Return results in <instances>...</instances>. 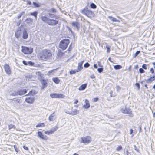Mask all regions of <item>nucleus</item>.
Here are the masks:
<instances>
[{
  "mask_svg": "<svg viewBox=\"0 0 155 155\" xmlns=\"http://www.w3.org/2000/svg\"><path fill=\"white\" fill-rule=\"evenodd\" d=\"M78 100L77 99L74 102V104H77L78 102Z\"/></svg>",
  "mask_w": 155,
  "mask_h": 155,
  "instance_id": "338daca9",
  "label": "nucleus"
},
{
  "mask_svg": "<svg viewBox=\"0 0 155 155\" xmlns=\"http://www.w3.org/2000/svg\"><path fill=\"white\" fill-rule=\"evenodd\" d=\"M16 107H20L21 106V100L19 99L14 100L13 101Z\"/></svg>",
  "mask_w": 155,
  "mask_h": 155,
  "instance_id": "9b49d317",
  "label": "nucleus"
},
{
  "mask_svg": "<svg viewBox=\"0 0 155 155\" xmlns=\"http://www.w3.org/2000/svg\"><path fill=\"white\" fill-rule=\"evenodd\" d=\"M139 72L140 73H143L145 72V71H144V70L142 68H140L139 69Z\"/></svg>",
  "mask_w": 155,
  "mask_h": 155,
  "instance_id": "ea45409f",
  "label": "nucleus"
},
{
  "mask_svg": "<svg viewBox=\"0 0 155 155\" xmlns=\"http://www.w3.org/2000/svg\"><path fill=\"white\" fill-rule=\"evenodd\" d=\"M135 85L137 87L138 90H139L140 87L139 84L138 83H136Z\"/></svg>",
  "mask_w": 155,
  "mask_h": 155,
  "instance_id": "a18cd8bd",
  "label": "nucleus"
},
{
  "mask_svg": "<svg viewBox=\"0 0 155 155\" xmlns=\"http://www.w3.org/2000/svg\"><path fill=\"white\" fill-rule=\"evenodd\" d=\"M22 48L21 51L25 54H30L33 51V49L31 48L22 46Z\"/></svg>",
  "mask_w": 155,
  "mask_h": 155,
  "instance_id": "20e7f679",
  "label": "nucleus"
},
{
  "mask_svg": "<svg viewBox=\"0 0 155 155\" xmlns=\"http://www.w3.org/2000/svg\"><path fill=\"white\" fill-rule=\"evenodd\" d=\"M45 126L44 124V123H41L38 124L36 126V127H44Z\"/></svg>",
  "mask_w": 155,
  "mask_h": 155,
  "instance_id": "cd10ccee",
  "label": "nucleus"
},
{
  "mask_svg": "<svg viewBox=\"0 0 155 155\" xmlns=\"http://www.w3.org/2000/svg\"><path fill=\"white\" fill-rule=\"evenodd\" d=\"M106 48L107 49V53L110 52V47L109 46L107 45L106 46Z\"/></svg>",
  "mask_w": 155,
  "mask_h": 155,
  "instance_id": "c9c22d12",
  "label": "nucleus"
},
{
  "mask_svg": "<svg viewBox=\"0 0 155 155\" xmlns=\"http://www.w3.org/2000/svg\"><path fill=\"white\" fill-rule=\"evenodd\" d=\"M138 128L139 129V132L141 131V126H139L138 127Z\"/></svg>",
  "mask_w": 155,
  "mask_h": 155,
  "instance_id": "13d9d810",
  "label": "nucleus"
},
{
  "mask_svg": "<svg viewBox=\"0 0 155 155\" xmlns=\"http://www.w3.org/2000/svg\"><path fill=\"white\" fill-rule=\"evenodd\" d=\"M8 127H9V129H12V128H13L14 129H15L16 128L15 126L14 125L12 124H10L9 125Z\"/></svg>",
  "mask_w": 155,
  "mask_h": 155,
  "instance_id": "2f4dec72",
  "label": "nucleus"
},
{
  "mask_svg": "<svg viewBox=\"0 0 155 155\" xmlns=\"http://www.w3.org/2000/svg\"><path fill=\"white\" fill-rule=\"evenodd\" d=\"M103 69V68H98L97 69V71L99 73H101L102 72Z\"/></svg>",
  "mask_w": 155,
  "mask_h": 155,
  "instance_id": "a19ab883",
  "label": "nucleus"
},
{
  "mask_svg": "<svg viewBox=\"0 0 155 155\" xmlns=\"http://www.w3.org/2000/svg\"><path fill=\"white\" fill-rule=\"evenodd\" d=\"M77 72H78V71H77V70H71L70 71V74L71 75L75 74Z\"/></svg>",
  "mask_w": 155,
  "mask_h": 155,
  "instance_id": "7c9ffc66",
  "label": "nucleus"
},
{
  "mask_svg": "<svg viewBox=\"0 0 155 155\" xmlns=\"http://www.w3.org/2000/svg\"><path fill=\"white\" fill-rule=\"evenodd\" d=\"M122 148V147L121 146H119L116 149V150L118 151H119L120 150H121Z\"/></svg>",
  "mask_w": 155,
  "mask_h": 155,
  "instance_id": "09e8293b",
  "label": "nucleus"
},
{
  "mask_svg": "<svg viewBox=\"0 0 155 155\" xmlns=\"http://www.w3.org/2000/svg\"><path fill=\"white\" fill-rule=\"evenodd\" d=\"M83 69V67L82 66H78V68L76 70L78 72L81 70Z\"/></svg>",
  "mask_w": 155,
  "mask_h": 155,
  "instance_id": "4c0bfd02",
  "label": "nucleus"
},
{
  "mask_svg": "<svg viewBox=\"0 0 155 155\" xmlns=\"http://www.w3.org/2000/svg\"><path fill=\"white\" fill-rule=\"evenodd\" d=\"M30 14L31 15L34 16L36 19H37L38 14V12L37 11H35L33 12H31L30 13Z\"/></svg>",
  "mask_w": 155,
  "mask_h": 155,
  "instance_id": "a878e982",
  "label": "nucleus"
},
{
  "mask_svg": "<svg viewBox=\"0 0 155 155\" xmlns=\"http://www.w3.org/2000/svg\"><path fill=\"white\" fill-rule=\"evenodd\" d=\"M90 7L91 8L93 9H95L97 7L96 5L93 3H92L90 4Z\"/></svg>",
  "mask_w": 155,
  "mask_h": 155,
  "instance_id": "473e14b6",
  "label": "nucleus"
},
{
  "mask_svg": "<svg viewBox=\"0 0 155 155\" xmlns=\"http://www.w3.org/2000/svg\"><path fill=\"white\" fill-rule=\"evenodd\" d=\"M28 34L26 31L24 30L23 31V38L24 39H27L28 37Z\"/></svg>",
  "mask_w": 155,
  "mask_h": 155,
  "instance_id": "aec40b11",
  "label": "nucleus"
},
{
  "mask_svg": "<svg viewBox=\"0 0 155 155\" xmlns=\"http://www.w3.org/2000/svg\"><path fill=\"white\" fill-rule=\"evenodd\" d=\"M71 45H72V44H70V46H69V48L68 50L69 51H70L71 50V48H70V47L71 46Z\"/></svg>",
  "mask_w": 155,
  "mask_h": 155,
  "instance_id": "e2e57ef3",
  "label": "nucleus"
},
{
  "mask_svg": "<svg viewBox=\"0 0 155 155\" xmlns=\"http://www.w3.org/2000/svg\"><path fill=\"white\" fill-rule=\"evenodd\" d=\"M23 148L25 150H28V148L25 146H23Z\"/></svg>",
  "mask_w": 155,
  "mask_h": 155,
  "instance_id": "bf43d9fd",
  "label": "nucleus"
},
{
  "mask_svg": "<svg viewBox=\"0 0 155 155\" xmlns=\"http://www.w3.org/2000/svg\"><path fill=\"white\" fill-rule=\"evenodd\" d=\"M38 137L40 138L45 140H47L48 139V137L47 136L43 134L42 133L41 131L38 132Z\"/></svg>",
  "mask_w": 155,
  "mask_h": 155,
  "instance_id": "1a4fd4ad",
  "label": "nucleus"
},
{
  "mask_svg": "<svg viewBox=\"0 0 155 155\" xmlns=\"http://www.w3.org/2000/svg\"><path fill=\"white\" fill-rule=\"evenodd\" d=\"M55 112H54L52 114L50 115L49 117L48 120L50 121H53L54 120V117L55 115Z\"/></svg>",
  "mask_w": 155,
  "mask_h": 155,
  "instance_id": "f3484780",
  "label": "nucleus"
},
{
  "mask_svg": "<svg viewBox=\"0 0 155 155\" xmlns=\"http://www.w3.org/2000/svg\"><path fill=\"white\" fill-rule=\"evenodd\" d=\"M79 111L77 109H74L70 112L67 113V114L71 115H76L79 113Z\"/></svg>",
  "mask_w": 155,
  "mask_h": 155,
  "instance_id": "ddd939ff",
  "label": "nucleus"
},
{
  "mask_svg": "<svg viewBox=\"0 0 155 155\" xmlns=\"http://www.w3.org/2000/svg\"><path fill=\"white\" fill-rule=\"evenodd\" d=\"M116 89L117 90H119L120 89V87H119V86H116Z\"/></svg>",
  "mask_w": 155,
  "mask_h": 155,
  "instance_id": "4d7b16f0",
  "label": "nucleus"
},
{
  "mask_svg": "<svg viewBox=\"0 0 155 155\" xmlns=\"http://www.w3.org/2000/svg\"><path fill=\"white\" fill-rule=\"evenodd\" d=\"M134 147L135 148V150L136 151H137L139 152V150L135 146H134Z\"/></svg>",
  "mask_w": 155,
  "mask_h": 155,
  "instance_id": "0e129e2a",
  "label": "nucleus"
},
{
  "mask_svg": "<svg viewBox=\"0 0 155 155\" xmlns=\"http://www.w3.org/2000/svg\"><path fill=\"white\" fill-rule=\"evenodd\" d=\"M140 52V51H137L134 54V57H136L139 54Z\"/></svg>",
  "mask_w": 155,
  "mask_h": 155,
  "instance_id": "c03bdc74",
  "label": "nucleus"
},
{
  "mask_svg": "<svg viewBox=\"0 0 155 155\" xmlns=\"http://www.w3.org/2000/svg\"><path fill=\"white\" fill-rule=\"evenodd\" d=\"M35 99L34 97H30L26 98L25 99V101L28 103L32 104L34 101Z\"/></svg>",
  "mask_w": 155,
  "mask_h": 155,
  "instance_id": "9d476101",
  "label": "nucleus"
},
{
  "mask_svg": "<svg viewBox=\"0 0 155 155\" xmlns=\"http://www.w3.org/2000/svg\"><path fill=\"white\" fill-rule=\"evenodd\" d=\"M69 43L70 40L69 39H64L62 40L59 43V47L63 50H65L67 48Z\"/></svg>",
  "mask_w": 155,
  "mask_h": 155,
  "instance_id": "7ed1b4c3",
  "label": "nucleus"
},
{
  "mask_svg": "<svg viewBox=\"0 0 155 155\" xmlns=\"http://www.w3.org/2000/svg\"><path fill=\"white\" fill-rule=\"evenodd\" d=\"M133 132V130L132 129H130V134H132Z\"/></svg>",
  "mask_w": 155,
  "mask_h": 155,
  "instance_id": "052dcab7",
  "label": "nucleus"
},
{
  "mask_svg": "<svg viewBox=\"0 0 155 155\" xmlns=\"http://www.w3.org/2000/svg\"><path fill=\"white\" fill-rule=\"evenodd\" d=\"M10 95L11 96H15L18 95V92L17 91V92H14L11 93L10 94Z\"/></svg>",
  "mask_w": 155,
  "mask_h": 155,
  "instance_id": "72a5a7b5",
  "label": "nucleus"
},
{
  "mask_svg": "<svg viewBox=\"0 0 155 155\" xmlns=\"http://www.w3.org/2000/svg\"><path fill=\"white\" fill-rule=\"evenodd\" d=\"M27 92V90L25 89H20L17 91L18 95H22L24 94Z\"/></svg>",
  "mask_w": 155,
  "mask_h": 155,
  "instance_id": "4468645a",
  "label": "nucleus"
},
{
  "mask_svg": "<svg viewBox=\"0 0 155 155\" xmlns=\"http://www.w3.org/2000/svg\"><path fill=\"white\" fill-rule=\"evenodd\" d=\"M121 111L123 113L128 114L130 117H132L133 116L131 113L132 111L129 109L123 107L121 109Z\"/></svg>",
  "mask_w": 155,
  "mask_h": 155,
  "instance_id": "39448f33",
  "label": "nucleus"
},
{
  "mask_svg": "<svg viewBox=\"0 0 155 155\" xmlns=\"http://www.w3.org/2000/svg\"><path fill=\"white\" fill-rule=\"evenodd\" d=\"M41 82L42 85V88L44 89L47 86V83L44 79H42L40 81Z\"/></svg>",
  "mask_w": 155,
  "mask_h": 155,
  "instance_id": "a211bd4d",
  "label": "nucleus"
},
{
  "mask_svg": "<svg viewBox=\"0 0 155 155\" xmlns=\"http://www.w3.org/2000/svg\"><path fill=\"white\" fill-rule=\"evenodd\" d=\"M50 96L52 98H63L65 96L62 94L56 93H51L50 94Z\"/></svg>",
  "mask_w": 155,
  "mask_h": 155,
  "instance_id": "0eeeda50",
  "label": "nucleus"
},
{
  "mask_svg": "<svg viewBox=\"0 0 155 155\" xmlns=\"http://www.w3.org/2000/svg\"><path fill=\"white\" fill-rule=\"evenodd\" d=\"M58 128V127L57 126H55L54 127H52L50 130L51 131L52 133H53L57 130Z\"/></svg>",
  "mask_w": 155,
  "mask_h": 155,
  "instance_id": "393cba45",
  "label": "nucleus"
},
{
  "mask_svg": "<svg viewBox=\"0 0 155 155\" xmlns=\"http://www.w3.org/2000/svg\"><path fill=\"white\" fill-rule=\"evenodd\" d=\"M85 104L83 105V107L86 109H87L90 107L89 101L85 99Z\"/></svg>",
  "mask_w": 155,
  "mask_h": 155,
  "instance_id": "2eb2a0df",
  "label": "nucleus"
},
{
  "mask_svg": "<svg viewBox=\"0 0 155 155\" xmlns=\"http://www.w3.org/2000/svg\"><path fill=\"white\" fill-rule=\"evenodd\" d=\"M88 10H89L88 8L87 7H85L82 10L81 13L86 15H87Z\"/></svg>",
  "mask_w": 155,
  "mask_h": 155,
  "instance_id": "412c9836",
  "label": "nucleus"
},
{
  "mask_svg": "<svg viewBox=\"0 0 155 155\" xmlns=\"http://www.w3.org/2000/svg\"><path fill=\"white\" fill-rule=\"evenodd\" d=\"M53 81L56 84H58L60 80L58 78H53L52 79Z\"/></svg>",
  "mask_w": 155,
  "mask_h": 155,
  "instance_id": "5701e85b",
  "label": "nucleus"
},
{
  "mask_svg": "<svg viewBox=\"0 0 155 155\" xmlns=\"http://www.w3.org/2000/svg\"><path fill=\"white\" fill-rule=\"evenodd\" d=\"M14 148L15 151L17 152H18V150L17 148V147L15 146H14Z\"/></svg>",
  "mask_w": 155,
  "mask_h": 155,
  "instance_id": "3c124183",
  "label": "nucleus"
},
{
  "mask_svg": "<svg viewBox=\"0 0 155 155\" xmlns=\"http://www.w3.org/2000/svg\"><path fill=\"white\" fill-rule=\"evenodd\" d=\"M155 80V76H153L150 78L147 79L146 80V82L147 83H151L152 81Z\"/></svg>",
  "mask_w": 155,
  "mask_h": 155,
  "instance_id": "6ab92c4d",
  "label": "nucleus"
},
{
  "mask_svg": "<svg viewBox=\"0 0 155 155\" xmlns=\"http://www.w3.org/2000/svg\"><path fill=\"white\" fill-rule=\"evenodd\" d=\"M98 100V97L95 98L93 99V102H97V101Z\"/></svg>",
  "mask_w": 155,
  "mask_h": 155,
  "instance_id": "de8ad7c7",
  "label": "nucleus"
},
{
  "mask_svg": "<svg viewBox=\"0 0 155 155\" xmlns=\"http://www.w3.org/2000/svg\"><path fill=\"white\" fill-rule=\"evenodd\" d=\"M22 63L25 65H28L27 62L25 60L23 61Z\"/></svg>",
  "mask_w": 155,
  "mask_h": 155,
  "instance_id": "864d4df0",
  "label": "nucleus"
},
{
  "mask_svg": "<svg viewBox=\"0 0 155 155\" xmlns=\"http://www.w3.org/2000/svg\"><path fill=\"white\" fill-rule=\"evenodd\" d=\"M108 18L110 19H111V21L113 22H116V21L117 20V19L115 18H114V17H112V16H108Z\"/></svg>",
  "mask_w": 155,
  "mask_h": 155,
  "instance_id": "c85d7f7f",
  "label": "nucleus"
},
{
  "mask_svg": "<svg viewBox=\"0 0 155 155\" xmlns=\"http://www.w3.org/2000/svg\"><path fill=\"white\" fill-rule=\"evenodd\" d=\"M26 21L27 23L29 25H31L33 20L31 18H27L25 20Z\"/></svg>",
  "mask_w": 155,
  "mask_h": 155,
  "instance_id": "4be33fe9",
  "label": "nucleus"
},
{
  "mask_svg": "<svg viewBox=\"0 0 155 155\" xmlns=\"http://www.w3.org/2000/svg\"><path fill=\"white\" fill-rule=\"evenodd\" d=\"M122 68V66L120 65H115L114 66V68L115 70L119 69H121Z\"/></svg>",
  "mask_w": 155,
  "mask_h": 155,
  "instance_id": "bb28decb",
  "label": "nucleus"
},
{
  "mask_svg": "<svg viewBox=\"0 0 155 155\" xmlns=\"http://www.w3.org/2000/svg\"><path fill=\"white\" fill-rule=\"evenodd\" d=\"M4 67L6 73L8 75H10L11 74V71L10 66L7 64L4 65Z\"/></svg>",
  "mask_w": 155,
  "mask_h": 155,
  "instance_id": "6e6552de",
  "label": "nucleus"
},
{
  "mask_svg": "<svg viewBox=\"0 0 155 155\" xmlns=\"http://www.w3.org/2000/svg\"><path fill=\"white\" fill-rule=\"evenodd\" d=\"M87 86L86 84H84L82 85L79 88V90H83L85 89Z\"/></svg>",
  "mask_w": 155,
  "mask_h": 155,
  "instance_id": "b1692460",
  "label": "nucleus"
},
{
  "mask_svg": "<svg viewBox=\"0 0 155 155\" xmlns=\"http://www.w3.org/2000/svg\"><path fill=\"white\" fill-rule=\"evenodd\" d=\"M150 71L151 72L152 74H153L154 73V70L153 68H151L150 69Z\"/></svg>",
  "mask_w": 155,
  "mask_h": 155,
  "instance_id": "49530a36",
  "label": "nucleus"
},
{
  "mask_svg": "<svg viewBox=\"0 0 155 155\" xmlns=\"http://www.w3.org/2000/svg\"><path fill=\"white\" fill-rule=\"evenodd\" d=\"M84 67L87 68L90 66V64L88 62H86L84 65Z\"/></svg>",
  "mask_w": 155,
  "mask_h": 155,
  "instance_id": "58836bf2",
  "label": "nucleus"
},
{
  "mask_svg": "<svg viewBox=\"0 0 155 155\" xmlns=\"http://www.w3.org/2000/svg\"><path fill=\"white\" fill-rule=\"evenodd\" d=\"M51 10V11L53 12H56V10L54 8H52Z\"/></svg>",
  "mask_w": 155,
  "mask_h": 155,
  "instance_id": "69168bd1",
  "label": "nucleus"
},
{
  "mask_svg": "<svg viewBox=\"0 0 155 155\" xmlns=\"http://www.w3.org/2000/svg\"><path fill=\"white\" fill-rule=\"evenodd\" d=\"M51 51L47 50H44L43 51L42 54L41 56V58L45 60H48L51 56Z\"/></svg>",
  "mask_w": 155,
  "mask_h": 155,
  "instance_id": "f03ea898",
  "label": "nucleus"
},
{
  "mask_svg": "<svg viewBox=\"0 0 155 155\" xmlns=\"http://www.w3.org/2000/svg\"><path fill=\"white\" fill-rule=\"evenodd\" d=\"M94 67L95 68H97V64H94Z\"/></svg>",
  "mask_w": 155,
  "mask_h": 155,
  "instance_id": "774afa93",
  "label": "nucleus"
},
{
  "mask_svg": "<svg viewBox=\"0 0 155 155\" xmlns=\"http://www.w3.org/2000/svg\"><path fill=\"white\" fill-rule=\"evenodd\" d=\"M26 2L27 3V4H29V5H31V2L30 1H29V0H27L26 1Z\"/></svg>",
  "mask_w": 155,
  "mask_h": 155,
  "instance_id": "5fc2aeb1",
  "label": "nucleus"
},
{
  "mask_svg": "<svg viewBox=\"0 0 155 155\" xmlns=\"http://www.w3.org/2000/svg\"><path fill=\"white\" fill-rule=\"evenodd\" d=\"M33 3L34 6V7H39L40 6V5L39 4L36 2H33Z\"/></svg>",
  "mask_w": 155,
  "mask_h": 155,
  "instance_id": "c756f323",
  "label": "nucleus"
},
{
  "mask_svg": "<svg viewBox=\"0 0 155 155\" xmlns=\"http://www.w3.org/2000/svg\"><path fill=\"white\" fill-rule=\"evenodd\" d=\"M142 68L144 69H147V65L145 64H143L142 65Z\"/></svg>",
  "mask_w": 155,
  "mask_h": 155,
  "instance_id": "37998d69",
  "label": "nucleus"
},
{
  "mask_svg": "<svg viewBox=\"0 0 155 155\" xmlns=\"http://www.w3.org/2000/svg\"><path fill=\"white\" fill-rule=\"evenodd\" d=\"M56 69H55H55H53V70H51V71H49L48 72V73L47 74V75H51V73H52V74H53V72H54V71H55Z\"/></svg>",
  "mask_w": 155,
  "mask_h": 155,
  "instance_id": "f704fd0d",
  "label": "nucleus"
},
{
  "mask_svg": "<svg viewBox=\"0 0 155 155\" xmlns=\"http://www.w3.org/2000/svg\"><path fill=\"white\" fill-rule=\"evenodd\" d=\"M71 24L75 28L78 30L80 28V25L77 21L73 22L71 23Z\"/></svg>",
  "mask_w": 155,
  "mask_h": 155,
  "instance_id": "f8f14e48",
  "label": "nucleus"
},
{
  "mask_svg": "<svg viewBox=\"0 0 155 155\" xmlns=\"http://www.w3.org/2000/svg\"><path fill=\"white\" fill-rule=\"evenodd\" d=\"M23 14L22 13H20L19 15L17 17V18L18 19H19L22 16V15H23Z\"/></svg>",
  "mask_w": 155,
  "mask_h": 155,
  "instance_id": "8fccbe9b",
  "label": "nucleus"
},
{
  "mask_svg": "<svg viewBox=\"0 0 155 155\" xmlns=\"http://www.w3.org/2000/svg\"><path fill=\"white\" fill-rule=\"evenodd\" d=\"M42 20L45 23L51 26H55L58 23V21L56 20L50 19L48 18L43 16L41 17Z\"/></svg>",
  "mask_w": 155,
  "mask_h": 155,
  "instance_id": "f257e3e1",
  "label": "nucleus"
},
{
  "mask_svg": "<svg viewBox=\"0 0 155 155\" xmlns=\"http://www.w3.org/2000/svg\"><path fill=\"white\" fill-rule=\"evenodd\" d=\"M81 140L80 142L84 143H88L91 141V138L89 136L81 138Z\"/></svg>",
  "mask_w": 155,
  "mask_h": 155,
  "instance_id": "423d86ee",
  "label": "nucleus"
},
{
  "mask_svg": "<svg viewBox=\"0 0 155 155\" xmlns=\"http://www.w3.org/2000/svg\"><path fill=\"white\" fill-rule=\"evenodd\" d=\"M86 15L89 17H92L94 16V14L93 11L89 10L87 15Z\"/></svg>",
  "mask_w": 155,
  "mask_h": 155,
  "instance_id": "dca6fc26",
  "label": "nucleus"
},
{
  "mask_svg": "<svg viewBox=\"0 0 155 155\" xmlns=\"http://www.w3.org/2000/svg\"><path fill=\"white\" fill-rule=\"evenodd\" d=\"M84 61H83L81 62H80L78 63V66H82L83 62Z\"/></svg>",
  "mask_w": 155,
  "mask_h": 155,
  "instance_id": "603ef678",
  "label": "nucleus"
},
{
  "mask_svg": "<svg viewBox=\"0 0 155 155\" xmlns=\"http://www.w3.org/2000/svg\"><path fill=\"white\" fill-rule=\"evenodd\" d=\"M45 133L49 135L50 134H52L51 131L50 130L49 131H45Z\"/></svg>",
  "mask_w": 155,
  "mask_h": 155,
  "instance_id": "e433bc0d",
  "label": "nucleus"
},
{
  "mask_svg": "<svg viewBox=\"0 0 155 155\" xmlns=\"http://www.w3.org/2000/svg\"><path fill=\"white\" fill-rule=\"evenodd\" d=\"M49 17L51 18H54L55 17V15H54L51 14H49Z\"/></svg>",
  "mask_w": 155,
  "mask_h": 155,
  "instance_id": "79ce46f5",
  "label": "nucleus"
},
{
  "mask_svg": "<svg viewBox=\"0 0 155 155\" xmlns=\"http://www.w3.org/2000/svg\"><path fill=\"white\" fill-rule=\"evenodd\" d=\"M28 64H29V65H33L34 63L32 62L31 61H29L28 62Z\"/></svg>",
  "mask_w": 155,
  "mask_h": 155,
  "instance_id": "6e6d98bb",
  "label": "nucleus"
},
{
  "mask_svg": "<svg viewBox=\"0 0 155 155\" xmlns=\"http://www.w3.org/2000/svg\"><path fill=\"white\" fill-rule=\"evenodd\" d=\"M67 29L69 30V31H71V32H72V30H71L70 28L68 27V26H67Z\"/></svg>",
  "mask_w": 155,
  "mask_h": 155,
  "instance_id": "680f3d73",
  "label": "nucleus"
}]
</instances>
